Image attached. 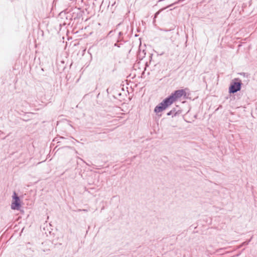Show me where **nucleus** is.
I'll list each match as a JSON object with an SVG mask.
<instances>
[{
	"mask_svg": "<svg viewBox=\"0 0 257 257\" xmlns=\"http://www.w3.org/2000/svg\"><path fill=\"white\" fill-rule=\"evenodd\" d=\"M181 112L182 111L181 110H177L176 108H173L167 113V115H172V117H173L174 116H176L180 115L181 113Z\"/></svg>",
	"mask_w": 257,
	"mask_h": 257,
	"instance_id": "nucleus-5",
	"label": "nucleus"
},
{
	"mask_svg": "<svg viewBox=\"0 0 257 257\" xmlns=\"http://www.w3.org/2000/svg\"><path fill=\"white\" fill-rule=\"evenodd\" d=\"M123 35V32H119L118 33V37H117V38H120V39H121V38H123V37H122Z\"/></svg>",
	"mask_w": 257,
	"mask_h": 257,
	"instance_id": "nucleus-9",
	"label": "nucleus"
},
{
	"mask_svg": "<svg viewBox=\"0 0 257 257\" xmlns=\"http://www.w3.org/2000/svg\"><path fill=\"white\" fill-rule=\"evenodd\" d=\"M242 85L241 80L239 78H235L231 82L229 87L228 91L230 94H234L240 90Z\"/></svg>",
	"mask_w": 257,
	"mask_h": 257,
	"instance_id": "nucleus-2",
	"label": "nucleus"
},
{
	"mask_svg": "<svg viewBox=\"0 0 257 257\" xmlns=\"http://www.w3.org/2000/svg\"><path fill=\"white\" fill-rule=\"evenodd\" d=\"M126 42V41H125L123 38H121V39L120 38H117V40H116V42L114 44L113 46L114 47H116L119 48H120L122 47V46H123L124 44Z\"/></svg>",
	"mask_w": 257,
	"mask_h": 257,
	"instance_id": "nucleus-6",
	"label": "nucleus"
},
{
	"mask_svg": "<svg viewBox=\"0 0 257 257\" xmlns=\"http://www.w3.org/2000/svg\"><path fill=\"white\" fill-rule=\"evenodd\" d=\"M188 90V88H186L173 91L170 95L163 99L161 102L156 106L154 108V112L156 114L162 112L182 97L184 99H187L189 94H187L186 90Z\"/></svg>",
	"mask_w": 257,
	"mask_h": 257,
	"instance_id": "nucleus-1",
	"label": "nucleus"
},
{
	"mask_svg": "<svg viewBox=\"0 0 257 257\" xmlns=\"http://www.w3.org/2000/svg\"><path fill=\"white\" fill-rule=\"evenodd\" d=\"M115 4V2H114V3L112 5V7H113Z\"/></svg>",
	"mask_w": 257,
	"mask_h": 257,
	"instance_id": "nucleus-10",
	"label": "nucleus"
},
{
	"mask_svg": "<svg viewBox=\"0 0 257 257\" xmlns=\"http://www.w3.org/2000/svg\"><path fill=\"white\" fill-rule=\"evenodd\" d=\"M12 198L11 208L13 210H19L21 206V200L19 196L16 192L13 193Z\"/></svg>",
	"mask_w": 257,
	"mask_h": 257,
	"instance_id": "nucleus-3",
	"label": "nucleus"
},
{
	"mask_svg": "<svg viewBox=\"0 0 257 257\" xmlns=\"http://www.w3.org/2000/svg\"><path fill=\"white\" fill-rule=\"evenodd\" d=\"M161 12V10L158 11L157 12H156L155 15H154V19H153V24H155V22H156V18L158 17V15L160 14Z\"/></svg>",
	"mask_w": 257,
	"mask_h": 257,
	"instance_id": "nucleus-8",
	"label": "nucleus"
},
{
	"mask_svg": "<svg viewBox=\"0 0 257 257\" xmlns=\"http://www.w3.org/2000/svg\"><path fill=\"white\" fill-rule=\"evenodd\" d=\"M120 25V23L118 24L117 25V27L119 26Z\"/></svg>",
	"mask_w": 257,
	"mask_h": 257,
	"instance_id": "nucleus-11",
	"label": "nucleus"
},
{
	"mask_svg": "<svg viewBox=\"0 0 257 257\" xmlns=\"http://www.w3.org/2000/svg\"><path fill=\"white\" fill-rule=\"evenodd\" d=\"M60 139L64 140L65 138L62 137H56V138H54V139L53 140V142H57V144L60 143L61 142L59 141Z\"/></svg>",
	"mask_w": 257,
	"mask_h": 257,
	"instance_id": "nucleus-7",
	"label": "nucleus"
},
{
	"mask_svg": "<svg viewBox=\"0 0 257 257\" xmlns=\"http://www.w3.org/2000/svg\"><path fill=\"white\" fill-rule=\"evenodd\" d=\"M57 69L58 72L62 73L66 68V64L63 60H57L56 62Z\"/></svg>",
	"mask_w": 257,
	"mask_h": 257,
	"instance_id": "nucleus-4",
	"label": "nucleus"
},
{
	"mask_svg": "<svg viewBox=\"0 0 257 257\" xmlns=\"http://www.w3.org/2000/svg\"><path fill=\"white\" fill-rule=\"evenodd\" d=\"M111 32H112V31H110L108 35H109Z\"/></svg>",
	"mask_w": 257,
	"mask_h": 257,
	"instance_id": "nucleus-12",
	"label": "nucleus"
}]
</instances>
